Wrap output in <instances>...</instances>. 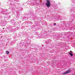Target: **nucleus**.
<instances>
[{
	"label": "nucleus",
	"mask_w": 75,
	"mask_h": 75,
	"mask_svg": "<svg viewBox=\"0 0 75 75\" xmlns=\"http://www.w3.org/2000/svg\"><path fill=\"white\" fill-rule=\"evenodd\" d=\"M9 52L8 51H6V54H9Z\"/></svg>",
	"instance_id": "4"
},
{
	"label": "nucleus",
	"mask_w": 75,
	"mask_h": 75,
	"mask_svg": "<svg viewBox=\"0 0 75 75\" xmlns=\"http://www.w3.org/2000/svg\"><path fill=\"white\" fill-rule=\"evenodd\" d=\"M54 25H56V23H54Z\"/></svg>",
	"instance_id": "5"
},
{
	"label": "nucleus",
	"mask_w": 75,
	"mask_h": 75,
	"mask_svg": "<svg viewBox=\"0 0 75 75\" xmlns=\"http://www.w3.org/2000/svg\"><path fill=\"white\" fill-rule=\"evenodd\" d=\"M16 1H17V0H16Z\"/></svg>",
	"instance_id": "6"
},
{
	"label": "nucleus",
	"mask_w": 75,
	"mask_h": 75,
	"mask_svg": "<svg viewBox=\"0 0 75 75\" xmlns=\"http://www.w3.org/2000/svg\"><path fill=\"white\" fill-rule=\"evenodd\" d=\"M47 3H46V5L47 6L48 8H49L51 6V3H50V0H47Z\"/></svg>",
	"instance_id": "1"
},
{
	"label": "nucleus",
	"mask_w": 75,
	"mask_h": 75,
	"mask_svg": "<svg viewBox=\"0 0 75 75\" xmlns=\"http://www.w3.org/2000/svg\"><path fill=\"white\" fill-rule=\"evenodd\" d=\"M70 52L69 54V55H70L71 57H72L73 54H72L71 53H72V52L71 51H70Z\"/></svg>",
	"instance_id": "3"
},
{
	"label": "nucleus",
	"mask_w": 75,
	"mask_h": 75,
	"mask_svg": "<svg viewBox=\"0 0 75 75\" xmlns=\"http://www.w3.org/2000/svg\"><path fill=\"white\" fill-rule=\"evenodd\" d=\"M70 72V71H68L66 72H65L63 74V75H65V74H68V73H69Z\"/></svg>",
	"instance_id": "2"
}]
</instances>
